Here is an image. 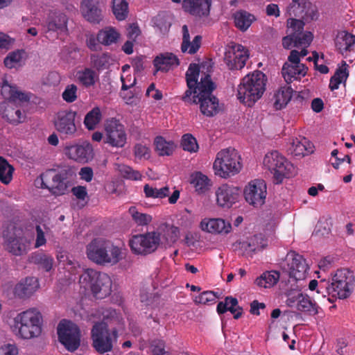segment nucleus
Masks as SVG:
<instances>
[{
  "instance_id": "obj_1",
  "label": "nucleus",
  "mask_w": 355,
  "mask_h": 355,
  "mask_svg": "<svg viewBox=\"0 0 355 355\" xmlns=\"http://www.w3.org/2000/svg\"><path fill=\"white\" fill-rule=\"evenodd\" d=\"M88 259L101 266H114L123 258L122 249L112 241L103 239H94L87 245Z\"/></svg>"
},
{
  "instance_id": "obj_2",
  "label": "nucleus",
  "mask_w": 355,
  "mask_h": 355,
  "mask_svg": "<svg viewBox=\"0 0 355 355\" xmlns=\"http://www.w3.org/2000/svg\"><path fill=\"white\" fill-rule=\"evenodd\" d=\"M267 81L266 75L255 71L248 74L241 80L238 87V98L243 104L251 107L263 95Z\"/></svg>"
},
{
  "instance_id": "obj_3",
  "label": "nucleus",
  "mask_w": 355,
  "mask_h": 355,
  "mask_svg": "<svg viewBox=\"0 0 355 355\" xmlns=\"http://www.w3.org/2000/svg\"><path fill=\"white\" fill-rule=\"evenodd\" d=\"M42 315L36 309L24 311L14 318L13 327L18 331V335L23 339L39 337L42 331Z\"/></svg>"
},
{
  "instance_id": "obj_4",
  "label": "nucleus",
  "mask_w": 355,
  "mask_h": 355,
  "mask_svg": "<svg viewBox=\"0 0 355 355\" xmlns=\"http://www.w3.org/2000/svg\"><path fill=\"white\" fill-rule=\"evenodd\" d=\"M216 88L211 76L205 74L200 78L198 93L193 100V103L199 104L201 113L207 116H213L219 111L218 99L212 94Z\"/></svg>"
},
{
  "instance_id": "obj_5",
  "label": "nucleus",
  "mask_w": 355,
  "mask_h": 355,
  "mask_svg": "<svg viewBox=\"0 0 355 355\" xmlns=\"http://www.w3.org/2000/svg\"><path fill=\"white\" fill-rule=\"evenodd\" d=\"M241 156L232 148L219 151L213 164L215 175L223 178H229L239 173L242 168Z\"/></svg>"
},
{
  "instance_id": "obj_6",
  "label": "nucleus",
  "mask_w": 355,
  "mask_h": 355,
  "mask_svg": "<svg viewBox=\"0 0 355 355\" xmlns=\"http://www.w3.org/2000/svg\"><path fill=\"white\" fill-rule=\"evenodd\" d=\"M355 277L354 272L347 268H341L331 276V282L329 281V288L325 293L327 296L344 300L350 296L354 286Z\"/></svg>"
},
{
  "instance_id": "obj_7",
  "label": "nucleus",
  "mask_w": 355,
  "mask_h": 355,
  "mask_svg": "<svg viewBox=\"0 0 355 355\" xmlns=\"http://www.w3.org/2000/svg\"><path fill=\"white\" fill-rule=\"evenodd\" d=\"M263 164L273 173L276 184L282 183L284 178L292 176L295 169L293 164L277 151L266 154Z\"/></svg>"
},
{
  "instance_id": "obj_8",
  "label": "nucleus",
  "mask_w": 355,
  "mask_h": 355,
  "mask_svg": "<svg viewBox=\"0 0 355 355\" xmlns=\"http://www.w3.org/2000/svg\"><path fill=\"white\" fill-rule=\"evenodd\" d=\"M57 332L60 342L70 351L74 352L80 345V331L71 321L62 320L58 325Z\"/></svg>"
},
{
  "instance_id": "obj_9",
  "label": "nucleus",
  "mask_w": 355,
  "mask_h": 355,
  "mask_svg": "<svg viewBox=\"0 0 355 355\" xmlns=\"http://www.w3.org/2000/svg\"><path fill=\"white\" fill-rule=\"evenodd\" d=\"M159 242V234L152 232L133 236L130 240V246L134 253L146 255L155 252Z\"/></svg>"
},
{
  "instance_id": "obj_10",
  "label": "nucleus",
  "mask_w": 355,
  "mask_h": 355,
  "mask_svg": "<svg viewBox=\"0 0 355 355\" xmlns=\"http://www.w3.org/2000/svg\"><path fill=\"white\" fill-rule=\"evenodd\" d=\"M6 239V249L12 254L21 255L26 252L29 243L23 236V231L20 227L12 225L3 234Z\"/></svg>"
},
{
  "instance_id": "obj_11",
  "label": "nucleus",
  "mask_w": 355,
  "mask_h": 355,
  "mask_svg": "<svg viewBox=\"0 0 355 355\" xmlns=\"http://www.w3.org/2000/svg\"><path fill=\"white\" fill-rule=\"evenodd\" d=\"M77 112L71 110L58 112L54 119L55 130L63 138L73 137L77 132L75 119Z\"/></svg>"
},
{
  "instance_id": "obj_12",
  "label": "nucleus",
  "mask_w": 355,
  "mask_h": 355,
  "mask_svg": "<svg viewBox=\"0 0 355 355\" xmlns=\"http://www.w3.org/2000/svg\"><path fill=\"white\" fill-rule=\"evenodd\" d=\"M91 334L92 345L97 352L104 354L112 351V338L105 322L96 323L92 329Z\"/></svg>"
},
{
  "instance_id": "obj_13",
  "label": "nucleus",
  "mask_w": 355,
  "mask_h": 355,
  "mask_svg": "<svg viewBox=\"0 0 355 355\" xmlns=\"http://www.w3.org/2000/svg\"><path fill=\"white\" fill-rule=\"evenodd\" d=\"M127 140L125 128L119 120L111 119L105 125L104 142L112 147L122 148Z\"/></svg>"
},
{
  "instance_id": "obj_14",
  "label": "nucleus",
  "mask_w": 355,
  "mask_h": 355,
  "mask_svg": "<svg viewBox=\"0 0 355 355\" xmlns=\"http://www.w3.org/2000/svg\"><path fill=\"white\" fill-rule=\"evenodd\" d=\"M245 201L254 207H261L264 203L267 195V187L264 180H254L250 182L244 189Z\"/></svg>"
},
{
  "instance_id": "obj_15",
  "label": "nucleus",
  "mask_w": 355,
  "mask_h": 355,
  "mask_svg": "<svg viewBox=\"0 0 355 355\" xmlns=\"http://www.w3.org/2000/svg\"><path fill=\"white\" fill-rule=\"evenodd\" d=\"M73 173L70 168L61 170L54 175L51 180L48 174L42 175V185L48 189L53 194L60 196L65 193L67 189V180L73 175Z\"/></svg>"
},
{
  "instance_id": "obj_16",
  "label": "nucleus",
  "mask_w": 355,
  "mask_h": 355,
  "mask_svg": "<svg viewBox=\"0 0 355 355\" xmlns=\"http://www.w3.org/2000/svg\"><path fill=\"white\" fill-rule=\"evenodd\" d=\"M249 58L248 51L241 44H236L225 53L224 61L229 69L240 70Z\"/></svg>"
},
{
  "instance_id": "obj_17",
  "label": "nucleus",
  "mask_w": 355,
  "mask_h": 355,
  "mask_svg": "<svg viewBox=\"0 0 355 355\" xmlns=\"http://www.w3.org/2000/svg\"><path fill=\"white\" fill-rule=\"evenodd\" d=\"M289 277L296 281L304 279L308 274L309 266L302 256L291 251L286 256Z\"/></svg>"
},
{
  "instance_id": "obj_18",
  "label": "nucleus",
  "mask_w": 355,
  "mask_h": 355,
  "mask_svg": "<svg viewBox=\"0 0 355 355\" xmlns=\"http://www.w3.org/2000/svg\"><path fill=\"white\" fill-rule=\"evenodd\" d=\"M182 6L184 12L200 19L209 15L211 0H183Z\"/></svg>"
},
{
  "instance_id": "obj_19",
  "label": "nucleus",
  "mask_w": 355,
  "mask_h": 355,
  "mask_svg": "<svg viewBox=\"0 0 355 355\" xmlns=\"http://www.w3.org/2000/svg\"><path fill=\"white\" fill-rule=\"evenodd\" d=\"M267 245L262 234H256L248 239L246 241L236 242L233 246L234 250H239L243 255L252 256V253L261 251Z\"/></svg>"
},
{
  "instance_id": "obj_20",
  "label": "nucleus",
  "mask_w": 355,
  "mask_h": 355,
  "mask_svg": "<svg viewBox=\"0 0 355 355\" xmlns=\"http://www.w3.org/2000/svg\"><path fill=\"white\" fill-rule=\"evenodd\" d=\"M216 202L223 208H230L238 201L239 189L227 184H223L216 191Z\"/></svg>"
},
{
  "instance_id": "obj_21",
  "label": "nucleus",
  "mask_w": 355,
  "mask_h": 355,
  "mask_svg": "<svg viewBox=\"0 0 355 355\" xmlns=\"http://www.w3.org/2000/svg\"><path fill=\"white\" fill-rule=\"evenodd\" d=\"M202 231L211 234H227L232 230L230 223L222 218H204L200 223Z\"/></svg>"
},
{
  "instance_id": "obj_22",
  "label": "nucleus",
  "mask_w": 355,
  "mask_h": 355,
  "mask_svg": "<svg viewBox=\"0 0 355 355\" xmlns=\"http://www.w3.org/2000/svg\"><path fill=\"white\" fill-rule=\"evenodd\" d=\"M92 147L89 144L74 145L65 148V154L69 159L83 163L92 158Z\"/></svg>"
},
{
  "instance_id": "obj_23",
  "label": "nucleus",
  "mask_w": 355,
  "mask_h": 355,
  "mask_svg": "<svg viewBox=\"0 0 355 355\" xmlns=\"http://www.w3.org/2000/svg\"><path fill=\"white\" fill-rule=\"evenodd\" d=\"M308 67L299 62L294 64L290 62H285L282 69V74L287 83H291L295 80L300 79L306 76Z\"/></svg>"
},
{
  "instance_id": "obj_24",
  "label": "nucleus",
  "mask_w": 355,
  "mask_h": 355,
  "mask_svg": "<svg viewBox=\"0 0 355 355\" xmlns=\"http://www.w3.org/2000/svg\"><path fill=\"white\" fill-rule=\"evenodd\" d=\"M37 279L35 277H26L16 284L14 294L16 297L24 299L29 297L38 288Z\"/></svg>"
},
{
  "instance_id": "obj_25",
  "label": "nucleus",
  "mask_w": 355,
  "mask_h": 355,
  "mask_svg": "<svg viewBox=\"0 0 355 355\" xmlns=\"http://www.w3.org/2000/svg\"><path fill=\"white\" fill-rule=\"evenodd\" d=\"M83 16L88 21L98 24L102 19V12L92 0H84L80 6Z\"/></svg>"
},
{
  "instance_id": "obj_26",
  "label": "nucleus",
  "mask_w": 355,
  "mask_h": 355,
  "mask_svg": "<svg viewBox=\"0 0 355 355\" xmlns=\"http://www.w3.org/2000/svg\"><path fill=\"white\" fill-rule=\"evenodd\" d=\"M1 94L5 99L15 103L28 102L29 101L27 94L19 91L16 87L10 85L6 80H4L3 82Z\"/></svg>"
},
{
  "instance_id": "obj_27",
  "label": "nucleus",
  "mask_w": 355,
  "mask_h": 355,
  "mask_svg": "<svg viewBox=\"0 0 355 355\" xmlns=\"http://www.w3.org/2000/svg\"><path fill=\"white\" fill-rule=\"evenodd\" d=\"M156 71H168L171 68L180 64L178 58L172 53H160L153 60Z\"/></svg>"
},
{
  "instance_id": "obj_28",
  "label": "nucleus",
  "mask_w": 355,
  "mask_h": 355,
  "mask_svg": "<svg viewBox=\"0 0 355 355\" xmlns=\"http://www.w3.org/2000/svg\"><path fill=\"white\" fill-rule=\"evenodd\" d=\"M67 17L64 13L56 11L51 12L47 19V28L52 31L67 32Z\"/></svg>"
},
{
  "instance_id": "obj_29",
  "label": "nucleus",
  "mask_w": 355,
  "mask_h": 355,
  "mask_svg": "<svg viewBox=\"0 0 355 355\" xmlns=\"http://www.w3.org/2000/svg\"><path fill=\"white\" fill-rule=\"evenodd\" d=\"M354 44L355 35L347 31L338 33L335 39V46L343 55L346 52L352 51Z\"/></svg>"
},
{
  "instance_id": "obj_30",
  "label": "nucleus",
  "mask_w": 355,
  "mask_h": 355,
  "mask_svg": "<svg viewBox=\"0 0 355 355\" xmlns=\"http://www.w3.org/2000/svg\"><path fill=\"white\" fill-rule=\"evenodd\" d=\"M1 113L3 119L13 125L22 123L26 118L24 112H22L17 107H13L10 105L2 106Z\"/></svg>"
},
{
  "instance_id": "obj_31",
  "label": "nucleus",
  "mask_w": 355,
  "mask_h": 355,
  "mask_svg": "<svg viewBox=\"0 0 355 355\" xmlns=\"http://www.w3.org/2000/svg\"><path fill=\"white\" fill-rule=\"evenodd\" d=\"M190 182L195 188V191L200 195L208 192L212 185L208 177L201 172H196L191 174Z\"/></svg>"
},
{
  "instance_id": "obj_32",
  "label": "nucleus",
  "mask_w": 355,
  "mask_h": 355,
  "mask_svg": "<svg viewBox=\"0 0 355 355\" xmlns=\"http://www.w3.org/2000/svg\"><path fill=\"white\" fill-rule=\"evenodd\" d=\"M182 43L181 46V49L182 52H186L189 47V53L190 54L196 53L200 47L202 36L196 35L193 41L190 42V36L189 33V29L187 25H184L182 26Z\"/></svg>"
},
{
  "instance_id": "obj_33",
  "label": "nucleus",
  "mask_w": 355,
  "mask_h": 355,
  "mask_svg": "<svg viewBox=\"0 0 355 355\" xmlns=\"http://www.w3.org/2000/svg\"><path fill=\"white\" fill-rule=\"evenodd\" d=\"M313 148V144L305 137L296 138L292 143L290 151L295 156L304 157L312 153Z\"/></svg>"
},
{
  "instance_id": "obj_34",
  "label": "nucleus",
  "mask_w": 355,
  "mask_h": 355,
  "mask_svg": "<svg viewBox=\"0 0 355 355\" xmlns=\"http://www.w3.org/2000/svg\"><path fill=\"white\" fill-rule=\"evenodd\" d=\"M111 285L110 277L106 273L100 272L91 290L96 296L100 293H102V295H106L110 291Z\"/></svg>"
},
{
  "instance_id": "obj_35",
  "label": "nucleus",
  "mask_w": 355,
  "mask_h": 355,
  "mask_svg": "<svg viewBox=\"0 0 355 355\" xmlns=\"http://www.w3.org/2000/svg\"><path fill=\"white\" fill-rule=\"evenodd\" d=\"M233 19L235 26L241 31H245L255 20L253 15L243 10L235 12Z\"/></svg>"
},
{
  "instance_id": "obj_36",
  "label": "nucleus",
  "mask_w": 355,
  "mask_h": 355,
  "mask_svg": "<svg viewBox=\"0 0 355 355\" xmlns=\"http://www.w3.org/2000/svg\"><path fill=\"white\" fill-rule=\"evenodd\" d=\"M297 309L302 312H307L310 315L318 313V306L313 303L309 295L303 293H299L296 297Z\"/></svg>"
},
{
  "instance_id": "obj_37",
  "label": "nucleus",
  "mask_w": 355,
  "mask_h": 355,
  "mask_svg": "<svg viewBox=\"0 0 355 355\" xmlns=\"http://www.w3.org/2000/svg\"><path fill=\"white\" fill-rule=\"evenodd\" d=\"M293 89L289 86L282 87L275 94L274 106L276 110H282L292 98Z\"/></svg>"
},
{
  "instance_id": "obj_38",
  "label": "nucleus",
  "mask_w": 355,
  "mask_h": 355,
  "mask_svg": "<svg viewBox=\"0 0 355 355\" xmlns=\"http://www.w3.org/2000/svg\"><path fill=\"white\" fill-rule=\"evenodd\" d=\"M348 65L345 61H343L342 65L336 69L334 75L330 79L329 88L334 91L338 88L341 83H345V81L349 76L347 70Z\"/></svg>"
},
{
  "instance_id": "obj_39",
  "label": "nucleus",
  "mask_w": 355,
  "mask_h": 355,
  "mask_svg": "<svg viewBox=\"0 0 355 355\" xmlns=\"http://www.w3.org/2000/svg\"><path fill=\"white\" fill-rule=\"evenodd\" d=\"M279 279V273L275 270L265 272L257 277L254 284L259 287L270 288L275 286Z\"/></svg>"
},
{
  "instance_id": "obj_40",
  "label": "nucleus",
  "mask_w": 355,
  "mask_h": 355,
  "mask_svg": "<svg viewBox=\"0 0 355 355\" xmlns=\"http://www.w3.org/2000/svg\"><path fill=\"white\" fill-rule=\"evenodd\" d=\"M31 263L37 265L39 268L44 270L46 272L50 271L53 268V259L47 254L43 253H35L30 257Z\"/></svg>"
},
{
  "instance_id": "obj_41",
  "label": "nucleus",
  "mask_w": 355,
  "mask_h": 355,
  "mask_svg": "<svg viewBox=\"0 0 355 355\" xmlns=\"http://www.w3.org/2000/svg\"><path fill=\"white\" fill-rule=\"evenodd\" d=\"M120 37V34L113 28H105L99 31L97 35V40L104 45H110L116 43Z\"/></svg>"
},
{
  "instance_id": "obj_42",
  "label": "nucleus",
  "mask_w": 355,
  "mask_h": 355,
  "mask_svg": "<svg viewBox=\"0 0 355 355\" xmlns=\"http://www.w3.org/2000/svg\"><path fill=\"white\" fill-rule=\"evenodd\" d=\"M112 10L117 20H124L128 15V3L125 0H112Z\"/></svg>"
},
{
  "instance_id": "obj_43",
  "label": "nucleus",
  "mask_w": 355,
  "mask_h": 355,
  "mask_svg": "<svg viewBox=\"0 0 355 355\" xmlns=\"http://www.w3.org/2000/svg\"><path fill=\"white\" fill-rule=\"evenodd\" d=\"M155 150L160 156H169L172 155L175 145L173 142L166 141L162 137L159 136L155 139Z\"/></svg>"
},
{
  "instance_id": "obj_44",
  "label": "nucleus",
  "mask_w": 355,
  "mask_h": 355,
  "mask_svg": "<svg viewBox=\"0 0 355 355\" xmlns=\"http://www.w3.org/2000/svg\"><path fill=\"white\" fill-rule=\"evenodd\" d=\"M78 79L85 87H89L95 84L96 80L98 79V76L92 69L85 68L78 72Z\"/></svg>"
},
{
  "instance_id": "obj_45",
  "label": "nucleus",
  "mask_w": 355,
  "mask_h": 355,
  "mask_svg": "<svg viewBox=\"0 0 355 355\" xmlns=\"http://www.w3.org/2000/svg\"><path fill=\"white\" fill-rule=\"evenodd\" d=\"M13 171V166L2 157H0V181L5 184L10 183L12 178Z\"/></svg>"
},
{
  "instance_id": "obj_46",
  "label": "nucleus",
  "mask_w": 355,
  "mask_h": 355,
  "mask_svg": "<svg viewBox=\"0 0 355 355\" xmlns=\"http://www.w3.org/2000/svg\"><path fill=\"white\" fill-rule=\"evenodd\" d=\"M101 119V112L98 107L93 108L85 116L84 124L88 130H94Z\"/></svg>"
},
{
  "instance_id": "obj_47",
  "label": "nucleus",
  "mask_w": 355,
  "mask_h": 355,
  "mask_svg": "<svg viewBox=\"0 0 355 355\" xmlns=\"http://www.w3.org/2000/svg\"><path fill=\"white\" fill-rule=\"evenodd\" d=\"M100 272L94 269L88 268L80 276V283L86 288H92L94 282L98 279Z\"/></svg>"
},
{
  "instance_id": "obj_48",
  "label": "nucleus",
  "mask_w": 355,
  "mask_h": 355,
  "mask_svg": "<svg viewBox=\"0 0 355 355\" xmlns=\"http://www.w3.org/2000/svg\"><path fill=\"white\" fill-rule=\"evenodd\" d=\"M144 191L147 198H163L169 194V188L168 187L157 189L150 187L148 184H146Z\"/></svg>"
},
{
  "instance_id": "obj_49",
  "label": "nucleus",
  "mask_w": 355,
  "mask_h": 355,
  "mask_svg": "<svg viewBox=\"0 0 355 355\" xmlns=\"http://www.w3.org/2000/svg\"><path fill=\"white\" fill-rule=\"evenodd\" d=\"M200 73V68L198 64L192 63L190 64L188 71L186 73V80L188 87H191L194 85H197L198 78Z\"/></svg>"
},
{
  "instance_id": "obj_50",
  "label": "nucleus",
  "mask_w": 355,
  "mask_h": 355,
  "mask_svg": "<svg viewBox=\"0 0 355 355\" xmlns=\"http://www.w3.org/2000/svg\"><path fill=\"white\" fill-rule=\"evenodd\" d=\"M90 60L93 67L99 71L108 67L110 57L105 53L102 55L92 54Z\"/></svg>"
},
{
  "instance_id": "obj_51",
  "label": "nucleus",
  "mask_w": 355,
  "mask_h": 355,
  "mask_svg": "<svg viewBox=\"0 0 355 355\" xmlns=\"http://www.w3.org/2000/svg\"><path fill=\"white\" fill-rule=\"evenodd\" d=\"M24 53L23 50H17L9 53L3 61L5 66L9 69L15 67L20 62Z\"/></svg>"
},
{
  "instance_id": "obj_52",
  "label": "nucleus",
  "mask_w": 355,
  "mask_h": 355,
  "mask_svg": "<svg viewBox=\"0 0 355 355\" xmlns=\"http://www.w3.org/2000/svg\"><path fill=\"white\" fill-rule=\"evenodd\" d=\"M181 146L184 150L189 152H196L198 145L196 139L191 134H185L182 136Z\"/></svg>"
},
{
  "instance_id": "obj_53",
  "label": "nucleus",
  "mask_w": 355,
  "mask_h": 355,
  "mask_svg": "<svg viewBox=\"0 0 355 355\" xmlns=\"http://www.w3.org/2000/svg\"><path fill=\"white\" fill-rule=\"evenodd\" d=\"M129 213L139 225H148L152 220L150 215L138 212L135 207H131L129 209Z\"/></svg>"
},
{
  "instance_id": "obj_54",
  "label": "nucleus",
  "mask_w": 355,
  "mask_h": 355,
  "mask_svg": "<svg viewBox=\"0 0 355 355\" xmlns=\"http://www.w3.org/2000/svg\"><path fill=\"white\" fill-rule=\"evenodd\" d=\"M329 281L322 279L319 281L313 279L309 282V288L311 291H315L317 289V293L321 294L323 298L327 297L325 291L329 287Z\"/></svg>"
},
{
  "instance_id": "obj_55",
  "label": "nucleus",
  "mask_w": 355,
  "mask_h": 355,
  "mask_svg": "<svg viewBox=\"0 0 355 355\" xmlns=\"http://www.w3.org/2000/svg\"><path fill=\"white\" fill-rule=\"evenodd\" d=\"M163 231L164 237L168 244L174 243L178 239L180 230L178 227L171 225H165Z\"/></svg>"
},
{
  "instance_id": "obj_56",
  "label": "nucleus",
  "mask_w": 355,
  "mask_h": 355,
  "mask_svg": "<svg viewBox=\"0 0 355 355\" xmlns=\"http://www.w3.org/2000/svg\"><path fill=\"white\" fill-rule=\"evenodd\" d=\"M119 171L124 178L131 180H139L141 178V174L138 171H135L130 166H122Z\"/></svg>"
},
{
  "instance_id": "obj_57",
  "label": "nucleus",
  "mask_w": 355,
  "mask_h": 355,
  "mask_svg": "<svg viewBox=\"0 0 355 355\" xmlns=\"http://www.w3.org/2000/svg\"><path fill=\"white\" fill-rule=\"evenodd\" d=\"M225 301L226 302H230V305L228 307V311H230L232 313L234 314V318L239 319L242 315L243 309L237 306V299L232 297H226Z\"/></svg>"
},
{
  "instance_id": "obj_58",
  "label": "nucleus",
  "mask_w": 355,
  "mask_h": 355,
  "mask_svg": "<svg viewBox=\"0 0 355 355\" xmlns=\"http://www.w3.org/2000/svg\"><path fill=\"white\" fill-rule=\"evenodd\" d=\"M77 87L76 85L71 84L66 87L63 92L62 96V98L67 103H72L77 98Z\"/></svg>"
},
{
  "instance_id": "obj_59",
  "label": "nucleus",
  "mask_w": 355,
  "mask_h": 355,
  "mask_svg": "<svg viewBox=\"0 0 355 355\" xmlns=\"http://www.w3.org/2000/svg\"><path fill=\"white\" fill-rule=\"evenodd\" d=\"M150 347L153 355H170V353L165 350V342L162 340H153Z\"/></svg>"
},
{
  "instance_id": "obj_60",
  "label": "nucleus",
  "mask_w": 355,
  "mask_h": 355,
  "mask_svg": "<svg viewBox=\"0 0 355 355\" xmlns=\"http://www.w3.org/2000/svg\"><path fill=\"white\" fill-rule=\"evenodd\" d=\"M218 297L213 291H204L197 296L195 302L197 304H206L209 302H214Z\"/></svg>"
},
{
  "instance_id": "obj_61",
  "label": "nucleus",
  "mask_w": 355,
  "mask_h": 355,
  "mask_svg": "<svg viewBox=\"0 0 355 355\" xmlns=\"http://www.w3.org/2000/svg\"><path fill=\"white\" fill-rule=\"evenodd\" d=\"M288 24L289 27L291 28L292 32L291 33L292 35H302L304 30V22L300 19H289L288 20Z\"/></svg>"
},
{
  "instance_id": "obj_62",
  "label": "nucleus",
  "mask_w": 355,
  "mask_h": 355,
  "mask_svg": "<svg viewBox=\"0 0 355 355\" xmlns=\"http://www.w3.org/2000/svg\"><path fill=\"white\" fill-rule=\"evenodd\" d=\"M295 35L296 37V43L295 44V47H298L302 45L307 46L311 44L313 38V34L309 31L302 33V35Z\"/></svg>"
},
{
  "instance_id": "obj_63",
  "label": "nucleus",
  "mask_w": 355,
  "mask_h": 355,
  "mask_svg": "<svg viewBox=\"0 0 355 355\" xmlns=\"http://www.w3.org/2000/svg\"><path fill=\"white\" fill-rule=\"evenodd\" d=\"M200 82L197 85H193L191 88L188 87V89L184 92L182 99L186 103H193V100L195 98V96L198 94V87Z\"/></svg>"
},
{
  "instance_id": "obj_64",
  "label": "nucleus",
  "mask_w": 355,
  "mask_h": 355,
  "mask_svg": "<svg viewBox=\"0 0 355 355\" xmlns=\"http://www.w3.org/2000/svg\"><path fill=\"white\" fill-rule=\"evenodd\" d=\"M308 54V51L305 49H302L300 52L297 50H292L288 58V61L294 64H299L300 62V57L304 58Z\"/></svg>"
}]
</instances>
